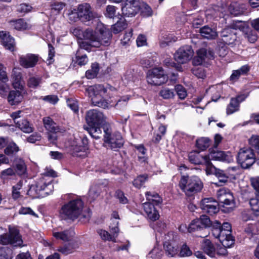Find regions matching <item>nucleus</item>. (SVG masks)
Masks as SVG:
<instances>
[{
    "label": "nucleus",
    "mask_w": 259,
    "mask_h": 259,
    "mask_svg": "<svg viewBox=\"0 0 259 259\" xmlns=\"http://www.w3.org/2000/svg\"><path fill=\"white\" fill-rule=\"evenodd\" d=\"M73 33L80 38L79 35L82 34L83 38L89 41H79L80 49L77 52L75 59L76 63L79 66L84 65L88 62L86 55L81 56L79 55L80 50L83 49L90 52L92 47L98 48L101 45L107 46L109 45L112 37L110 30L102 23L98 24L95 31L90 28L84 31L79 29H75Z\"/></svg>",
    "instance_id": "nucleus-1"
},
{
    "label": "nucleus",
    "mask_w": 259,
    "mask_h": 259,
    "mask_svg": "<svg viewBox=\"0 0 259 259\" xmlns=\"http://www.w3.org/2000/svg\"><path fill=\"white\" fill-rule=\"evenodd\" d=\"M85 91L93 104L104 109L112 107L120 109L126 105L129 100L127 96H123L119 99L115 104L112 103V102H108L105 98L110 97L112 95V93L115 91V89L109 85L105 87L102 84H96L89 87Z\"/></svg>",
    "instance_id": "nucleus-2"
},
{
    "label": "nucleus",
    "mask_w": 259,
    "mask_h": 259,
    "mask_svg": "<svg viewBox=\"0 0 259 259\" xmlns=\"http://www.w3.org/2000/svg\"><path fill=\"white\" fill-rule=\"evenodd\" d=\"M44 177L37 181L35 185H32L28 193L35 198L44 197L50 194L53 189V185L51 183L52 180H47L48 177H55L56 172L50 167H46L43 174Z\"/></svg>",
    "instance_id": "nucleus-3"
},
{
    "label": "nucleus",
    "mask_w": 259,
    "mask_h": 259,
    "mask_svg": "<svg viewBox=\"0 0 259 259\" xmlns=\"http://www.w3.org/2000/svg\"><path fill=\"white\" fill-rule=\"evenodd\" d=\"M67 197H72L68 202L62 206L59 211L60 217L64 220H75L81 214L83 203L79 198L68 194Z\"/></svg>",
    "instance_id": "nucleus-4"
},
{
    "label": "nucleus",
    "mask_w": 259,
    "mask_h": 259,
    "mask_svg": "<svg viewBox=\"0 0 259 259\" xmlns=\"http://www.w3.org/2000/svg\"><path fill=\"white\" fill-rule=\"evenodd\" d=\"M179 186L181 190L188 196H192L200 192L203 187L201 180L194 176H182L179 181Z\"/></svg>",
    "instance_id": "nucleus-5"
},
{
    "label": "nucleus",
    "mask_w": 259,
    "mask_h": 259,
    "mask_svg": "<svg viewBox=\"0 0 259 259\" xmlns=\"http://www.w3.org/2000/svg\"><path fill=\"white\" fill-rule=\"evenodd\" d=\"M65 147L73 155L84 157L87 155L89 150L88 140L87 138H83L80 141L71 138L65 143Z\"/></svg>",
    "instance_id": "nucleus-6"
},
{
    "label": "nucleus",
    "mask_w": 259,
    "mask_h": 259,
    "mask_svg": "<svg viewBox=\"0 0 259 259\" xmlns=\"http://www.w3.org/2000/svg\"><path fill=\"white\" fill-rule=\"evenodd\" d=\"M23 240L19 231L16 227L9 228V233L0 235V243L3 245L11 244L14 246L22 247Z\"/></svg>",
    "instance_id": "nucleus-7"
},
{
    "label": "nucleus",
    "mask_w": 259,
    "mask_h": 259,
    "mask_svg": "<svg viewBox=\"0 0 259 259\" xmlns=\"http://www.w3.org/2000/svg\"><path fill=\"white\" fill-rule=\"evenodd\" d=\"M168 76L162 67H155L149 70L147 73V81L149 84L160 85L165 83Z\"/></svg>",
    "instance_id": "nucleus-8"
},
{
    "label": "nucleus",
    "mask_w": 259,
    "mask_h": 259,
    "mask_svg": "<svg viewBox=\"0 0 259 259\" xmlns=\"http://www.w3.org/2000/svg\"><path fill=\"white\" fill-rule=\"evenodd\" d=\"M168 76L162 67H155L149 70L147 73V81L149 84L160 85L165 83Z\"/></svg>",
    "instance_id": "nucleus-9"
},
{
    "label": "nucleus",
    "mask_w": 259,
    "mask_h": 259,
    "mask_svg": "<svg viewBox=\"0 0 259 259\" xmlns=\"http://www.w3.org/2000/svg\"><path fill=\"white\" fill-rule=\"evenodd\" d=\"M104 142L111 149L116 151L123 146L124 141L120 133H112L109 128L104 129Z\"/></svg>",
    "instance_id": "nucleus-10"
},
{
    "label": "nucleus",
    "mask_w": 259,
    "mask_h": 259,
    "mask_svg": "<svg viewBox=\"0 0 259 259\" xmlns=\"http://www.w3.org/2000/svg\"><path fill=\"white\" fill-rule=\"evenodd\" d=\"M237 161L243 168H247L255 162V154L250 148H241L238 153Z\"/></svg>",
    "instance_id": "nucleus-11"
},
{
    "label": "nucleus",
    "mask_w": 259,
    "mask_h": 259,
    "mask_svg": "<svg viewBox=\"0 0 259 259\" xmlns=\"http://www.w3.org/2000/svg\"><path fill=\"white\" fill-rule=\"evenodd\" d=\"M242 24L241 22H236L232 24L231 27H227L223 30L221 33L222 40L226 45H229L233 43L236 39V32L234 30L242 28Z\"/></svg>",
    "instance_id": "nucleus-12"
},
{
    "label": "nucleus",
    "mask_w": 259,
    "mask_h": 259,
    "mask_svg": "<svg viewBox=\"0 0 259 259\" xmlns=\"http://www.w3.org/2000/svg\"><path fill=\"white\" fill-rule=\"evenodd\" d=\"M174 239V234L173 232H168L166 235H164L163 239V246L166 253L170 257H172L178 253V246Z\"/></svg>",
    "instance_id": "nucleus-13"
},
{
    "label": "nucleus",
    "mask_w": 259,
    "mask_h": 259,
    "mask_svg": "<svg viewBox=\"0 0 259 259\" xmlns=\"http://www.w3.org/2000/svg\"><path fill=\"white\" fill-rule=\"evenodd\" d=\"M194 54L190 46H185L179 48L174 55L175 60L179 63L184 64L191 59Z\"/></svg>",
    "instance_id": "nucleus-14"
},
{
    "label": "nucleus",
    "mask_w": 259,
    "mask_h": 259,
    "mask_svg": "<svg viewBox=\"0 0 259 259\" xmlns=\"http://www.w3.org/2000/svg\"><path fill=\"white\" fill-rule=\"evenodd\" d=\"M217 195L219 202L223 204V207H225V205L229 206L228 207H227L228 209L234 207V197L233 194L229 189L226 188L220 189L218 191Z\"/></svg>",
    "instance_id": "nucleus-15"
},
{
    "label": "nucleus",
    "mask_w": 259,
    "mask_h": 259,
    "mask_svg": "<svg viewBox=\"0 0 259 259\" xmlns=\"http://www.w3.org/2000/svg\"><path fill=\"white\" fill-rule=\"evenodd\" d=\"M85 118L89 126L101 125L105 121L102 112L96 109L89 110L87 113Z\"/></svg>",
    "instance_id": "nucleus-16"
},
{
    "label": "nucleus",
    "mask_w": 259,
    "mask_h": 259,
    "mask_svg": "<svg viewBox=\"0 0 259 259\" xmlns=\"http://www.w3.org/2000/svg\"><path fill=\"white\" fill-rule=\"evenodd\" d=\"M140 10L139 0H124V3L122 7V15L125 17H133Z\"/></svg>",
    "instance_id": "nucleus-17"
},
{
    "label": "nucleus",
    "mask_w": 259,
    "mask_h": 259,
    "mask_svg": "<svg viewBox=\"0 0 259 259\" xmlns=\"http://www.w3.org/2000/svg\"><path fill=\"white\" fill-rule=\"evenodd\" d=\"M212 233L213 236L218 238L222 245L225 247H231L233 245V242L230 236L228 237V240H226L227 237H225L224 232L221 229V223L219 221H215L213 226Z\"/></svg>",
    "instance_id": "nucleus-18"
},
{
    "label": "nucleus",
    "mask_w": 259,
    "mask_h": 259,
    "mask_svg": "<svg viewBox=\"0 0 259 259\" xmlns=\"http://www.w3.org/2000/svg\"><path fill=\"white\" fill-rule=\"evenodd\" d=\"M208 160L207 166L210 164V160H219L223 162L230 163L233 161V158L230 153H226L221 151L211 150L206 155Z\"/></svg>",
    "instance_id": "nucleus-19"
},
{
    "label": "nucleus",
    "mask_w": 259,
    "mask_h": 259,
    "mask_svg": "<svg viewBox=\"0 0 259 259\" xmlns=\"http://www.w3.org/2000/svg\"><path fill=\"white\" fill-rule=\"evenodd\" d=\"M200 207L204 212L210 215L217 213L219 210L218 202L212 198H205L200 203Z\"/></svg>",
    "instance_id": "nucleus-20"
},
{
    "label": "nucleus",
    "mask_w": 259,
    "mask_h": 259,
    "mask_svg": "<svg viewBox=\"0 0 259 259\" xmlns=\"http://www.w3.org/2000/svg\"><path fill=\"white\" fill-rule=\"evenodd\" d=\"M77 15L78 18L83 22L90 21L94 17L91 7L87 3L82 4L78 6Z\"/></svg>",
    "instance_id": "nucleus-21"
},
{
    "label": "nucleus",
    "mask_w": 259,
    "mask_h": 259,
    "mask_svg": "<svg viewBox=\"0 0 259 259\" xmlns=\"http://www.w3.org/2000/svg\"><path fill=\"white\" fill-rule=\"evenodd\" d=\"M214 57V52L210 49L201 48L197 51V56L193 60L194 65L201 64L205 59H212Z\"/></svg>",
    "instance_id": "nucleus-22"
},
{
    "label": "nucleus",
    "mask_w": 259,
    "mask_h": 259,
    "mask_svg": "<svg viewBox=\"0 0 259 259\" xmlns=\"http://www.w3.org/2000/svg\"><path fill=\"white\" fill-rule=\"evenodd\" d=\"M157 206L150 202H145L143 204L144 211L148 220L155 221L159 218V213L156 207Z\"/></svg>",
    "instance_id": "nucleus-23"
},
{
    "label": "nucleus",
    "mask_w": 259,
    "mask_h": 259,
    "mask_svg": "<svg viewBox=\"0 0 259 259\" xmlns=\"http://www.w3.org/2000/svg\"><path fill=\"white\" fill-rule=\"evenodd\" d=\"M38 61V56L32 54L22 55L20 56L19 60L20 65L25 68L33 67Z\"/></svg>",
    "instance_id": "nucleus-24"
},
{
    "label": "nucleus",
    "mask_w": 259,
    "mask_h": 259,
    "mask_svg": "<svg viewBox=\"0 0 259 259\" xmlns=\"http://www.w3.org/2000/svg\"><path fill=\"white\" fill-rule=\"evenodd\" d=\"M75 233L72 229L62 230L60 228L54 229L53 230V236L56 239L61 240L63 241H68L71 239L74 236Z\"/></svg>",
    "instance_id": "nucleus-25"
},
{
    "label": "nucleus",
    "mask_w": 259,
    "mask_h": 259,
    "mask_svg": "<svg viewBox=\"0 0 259 259\" xmlns=\"http://www.w3.org/2000/svg\"><path fill=\"white\" fill-rule=\"evenodd\" d=\"M0 39L2 44L6 49L13 52L15 48L14 39L9 34V33L5 31H0Z\"/></svg>",
    "instance_id": "nucleus-26"
},
{
    "label": "nucleus",
    "mask_w": 259,
    "mask_h": 259,
    "mask_svg": "<svg viewBox=\"0 0 259 259\" xmlns=\"http://www.w3.org/2000/svg\"><path fill=\"white\" fill-rule=\"evenodd\" d=\"M43 124L46 130L51 133H62L63 130L58 126L56 122L50 116L42 119Z\"/></svg>",
    "instance_id": "nucleus-27"
},
{
    "label": "nucleus",
    "mask_w": 259,
    "mask_h": 259,
    "mask_svg": "<svg viewBox=\"0 0 259 259\" xmlns=\"http://www.w3.org/2000/svg\"><path fill=\"white\" fill-rule=\"evenodd\" d=\"M201 248L204 253L210 257H216V246L210 240L204 239Z\"/></svg>",
    "instance_id": "nucleus-28"
},
{
    "label": "nucleus",
    "mask_w": 259,
    "mask_h": 259,
    "mask_svg": "<svg viewBox=\"0 0 259 259\" xmlns=\"http://www.w3.org/2000/svg\"><path fill=\"white\" fill-rule=\"evenodd\" d=\"M207 156L201 155L199 152H191L189 154V160L190 162L195 164H205L207 165Z\"/></svg>",
    "instance_id": "nucleus-29"
},
{
    "label": "nucleus",
    "mask_w": 259,
    "mask_h": 259,
    "mask_svg": "<svg viewBox=\"0 0 259 259\" xmlns=\"http://www.w3.org/2000/svg\"><path fill=\"white\" fill-rule=\"evenodd\" d=\"M12 82L15 89H21L23 87V81L21 73L17 68H14L11 75Z\"/></svg>",
    "instance_id": "nucleus-30"
},
{
    "label": "nucleus",
    "mask_w": 259,
    "mask_h": 259,
    "mask_svg": "<svg viewBox=\"0 0 259 259\" xmlns=\"http://www.w3.org/2000/svg\"><path fill=\"white\" fill-rule=\"evenodd\" d=\"M201 35L208 39H215L218 34L215 28H211L208 26H204L200 29Z\"/></svg>",
    "instance_id": "nucleus-31"
},
{
    "label": "nucleus",
    "mask_w": 259,
    "mask_h": 259,
    "mask_svg": "<svg viewBox=\"0 0 259 259\" xmlns=\"http://www.w3.org/2000/svg\"><path fill=\"white\" fill-rule=\"evenodd\" d=\"M16 126L23 132L29 134L33 132L34 127L26 119H20L19 121H16Z\"/></svg>",
    "instance_id": "nucleus-32"
},
{
    "label": "nucleus",
    "mask_w": 259,
    "mask_h": 259,
    "mask_svg": "<svg viewBox=\"0 0 259 259\" xmlns=\"http://www.w3.org/2000/svg\"><path fill=\"white\" fill-rule=\"evenodd\" d=\"M23 99V95L19 91H11L8 96V101L11 105H14L21 102Z\"/></svg>",
    "instance_id": "nucleus-33"
},
{
    "label": "nucleus",
    "mask_w": 259,
    "mask_h": 259,
    "mask_svg": "<svg viewBox=\"0 0 259 259\" xmlns=\"http://www.w3.org/2000/svg\"><path fill=\"white\" fill-rule=\"evenodd\" d=\"M249 70L248 65H244L239 69L234 70L230 77V80L232 82L236 81L241 75H246Z\"/></svg>",
    "instance_id": "nucleus-34"
},
{
    "label": "nucleus",
    "mask_w": 259,
    "mask_h": 259,
    "mask_svg": "<svg viewBox=\"0 0 259 259\" xmlns=\"http://www.w3.org/2000/svg\"><path fill=\"white\" fill-rule=\"evenodd\" d=\"M245 5L238 3L237 2L232 3L229 8L228 10L231 14L234 16H238L243 13L245 10Z\"/></svg>",
    "instance_id": "nucleus-35"
},
{
    "label": "nucleus",
    "mask_w": 259,
    "mask_h": 259,
    "mask_svg": "<svg viewBox=\"0 0 259 259\" xmlns=\"http://www.w3.org/2000/svg\"><path fill=\"white\" fill-rule=\"evenodd\" d=\"M10 26L18 30H23L29 27V25L23 19L11 20L9 22Z\"/></svg>",
    "instance_id": "nucleus-36"
},
{
    "label": "nucleus",
    "mask_w": 259,
    "mask_h": 259,
    "mask_svg": "<svg viewBox=\"0 0 259 259\" xmlns=\"http://www.w3.org/2000/svg\"><path fill=\"white\" fill-rule=\"evenodd\" d=\"M110 231L112 234H110L109 232L104 230L100 229L98 231V233L102 240L115 242H116V238L117 236L118 233H115L114 231L111 230V229Z\"/></svg>",
    "instance_id": "nucleus-37"
},
{
    "label": "nucleus",
    "mask_w": 259,
    "mask_h": 259,
    "mask_svg": "<svg viewBox=\"0 0 259 259\" xmlns=\"http://www.w3.org/2000/svg\"><path fill=\"white\" fill-rule=\"evenodd\" d=\"M145 195L147 202H150L154 205H159L162 203V198L155 192H147Z\"/></svg>",
    "instance_id": "nucleus-38"
},
{
    "label": "nucleus",
    "mask_w": 259,
    "mask_h": 259,
    "mask_svg": "<svg viewBox=\"0 0 259 259\" xmlns=\"http://www.w3.org/2000/svg\"><path fill=\"white\" fill-rule=\"evenodd\" d=\"M87 130L90 135L96 139L101 138L102 135V131L100 125L89 126Z\"/></svg>",
    "instance_id": "nucleus-39"
},
{
    "label": "nucleus",
    "mask_w": 259,
    "mask_h": 259,
    "mask_svg": "<svg viewBox=\"0 0 259 259\" xmlns=\"http://www.w3.org/2000/svg\"><path fill=\"white\" fill-rule=\"evenodd\" d=\"M239 110V105L236 100L231 98L229 105L226 108V113L228 115L232 114Z\"/></svg>",
    "instance_id": "nucleus-40"
},
{
    "label": "nucleus",
    "mask_w": 259,
    "mask_h": 259,
    "mask_svg": "<svg viewBox=\"0 0 259 259\" xmlns=\"http://www.w3.org/2000/svg\"><path fill=\"white\" fill-rule=\"evenodd\" d=\"M99 71V66L97 63L92 64L91 68L86 71L85 76L89 79L96 77Z\"/></svg>",
    "instance_id": "nucleus-41"
},
{
    "label": "nucleus",
    "mask_w": 259,
    "mask_h": 259,
    "mask_svg": "<svg viewBox=\"0 0 259 259\" xmlns=\"http://www.w3.org/2000/svg\"><path fill=\"white\" fill-rule=\"evenodd\" d=\"M249 204L255 215H259V194H256L255 198L250 199Z\"/></svg>",
    "instance_id": "nucleus-42"
},
{
    "label": "nucleus",
    "mask_w": 259,
    "mask_h": 259,
    "mask_svg": "<svg viewBox=\"0 0 259 259\" xmlns=\"http://www.w3.org/2000/svg\"><path fill=\"white\" fill-rule=\"evenodd\" d=\"M42 83V78L40 76H31L27 81V85L33 89L38 87Z\"/></svg>",
    "instance_id": "nucleus-43"
},
{
    "label": "nucleus",
    "mask_w": 259,
    "mask_h": 259,
    "mask_svg": "<svg viewBox=\"0 0 259 259\" xmlns=\"http://www.w3.org/2000/svg\"><path fill=\"white\" fill-rule=\"evenodd\" d=\"M7 147L5 149V153L8 155H10L17 153L19 150V147L13 141H9L8 144L6 145Z\"/></svg>",
    "instance_id": "nucleus-44"
},
{
    "label": "nucleus",
    "mask_w": 259,
    "mask_h": 259,
    "mask_svg": "<svg viewBox=\"0 0 259 259\" xmlns=\"http://www.w3.org/2000/svg\"><path fill=\"white\" fill-rule=\"evenodd\" d=\"M119 219V215L116 211H113L111 215V221L113 222V224H111L109 226L110 228L114 231L115 233H118L119 228L118 227V221Z\"/></svg>",
    "instance_id": "nucleus-45"
},
{
    "label": "nucleus",
    "mask_w": 259,
    "mask_h": 259,
    "mask_svg": "<svg viewBox=\"0 0 259 259\" xmlns=\"http://www.w3.org/2000/svg\"><path fill=\"white\" fill-rule=\"evenodd\" d=\"M211 168L213 169V172L219 179V182L223 183L227 182L229 177L223 170L220 169H217L214 167H211Z\"/></svg>",
    "instance_id": "nucleus-46"
},
{
    "label": "nucleus",
    "mask_w": 259,
    "mask_h": 259,
    "mask_svg": "<svg viewBox=\"0 0 259 259\" xmlns=\"http://www.w3.org/2000/svg\"><path fill=\"white\" fill-rule=\"evenodd\" d=\"M221 229L222 232H224L225 237H231L230 239L233 241V244H234V239L233 236L231 235V230L232 227L230 223L228 222L224 223L222 225H221ZM227 237L226 240H228Z\"/></svg>",
    "instance_id": "nucleus-47"
},
{
    "label": "nucleus",
    "mask_w": 259,
    "mask_h": 259,
    "mask_svg": "<svg viewBox=\"0 0 259 259\" xmlns=\"http://www.w3.org/2000/svg\"><path fill=\"white\" fill-rule=\"evenodd\" d=\"M209 143L208 138L202 137L197 140L196 145L198 149L203 151L209 147Z\"/></svg>",
    "instance_id": "nucleus-48"
},
{
    "label": "nucleus",
    "mask_w": 259,
    "mask_h": 259,
    "mask_svg": "<svg viewBox=\"0 0 259 259\" xmlns=\"http://www.w3.org/2000/svg\"><path fill=\"white\" fill-rule=\"evenodd\" d=\"M12 250L8 247H0V259H12Z\"/></svg>",
    "instance_id": "nucleus-49"
},
{
    "label": "nucleus",
    "mask_w": 259,
    "mask_h": 259,
    "mask_svg": "<svg viewBox=\"0 0 259 259\" xmlns=\"http://www.w3.org/2000/svg\"><path fill=\"white\" fill-rule=\"evenodd\" d=\"M76 247V245L73 244L72 243H68L59 248L58 251L65 255H67L73 252Z\"/></svg>",
    "instance_id": "nucleus-50"
},
{
    "label": "nucleus",
    "mask_w": 259,
    "mask_h": 259,
    "mask_svg": "<svg viewBox=\"0 0 259 259\" xmlns=\"http://www.w3.org/2000/svg\"><path fill=\"white\" fill-rule=\"evenodd\" d=\"M141 13L143 17H148L153 15V11L151 7L145 3H143L140 6Z\"/></svg>",
    "instance_id": "nucleus-51"
},
{
    "label": "nucleus",
    "mask_w": 259,
    "mask_h": 259,
    "mask_svg": "<svg viewBox=\"0 0 259 259\" xmlns=\"http://www.w3.org/2000/svg\"><path fill=\"white\" fill-rule=\"evenodd\" d=\"M161 41V45L164 46L167 45L169 42L172 41H176L177 40L176 38L170 34H162L160 38Z\"/></svg>",
    "instance_id": "nucleus-52"
},
{
    "label": "nucleus",
    "mask_w": 259,
    "mask_h": 259,
    "mask_svg": "<svg viewBox=\"0 0 259 259\" xmlns=\"http://www.w3.org/2000/svg\"><path fill=\"white\" fill-rule=\"evenodd\" d=\"M125 27L126 23L124 20H120L112 26L111 29L114 33L117 34L124 29Z\"/></svg>",
    "instance_id": "nucleus-53"
},
{
    "label": "nucleus",
    "mask_w": 259,
    "mask_h": 259,
    "mask_svg": "<svg viewBox=\"0 0 259 259\" xmlns=\"http://www.w3.org/2000/svg\"><path fill=\"white\" fill-rule=\"evenodd\" d=\"M201 230H203V229L200 225V222L197 219L192 221L188 227V232L189 233H192Z\"/></svg>",
    "instance_id": "nucleus-54"
},
{
    "label": "nucleus",
    "mask_w": 259,
    "mask_h": 259,
    "mask_svg": "<svg viewBox=\"0 0 259 259\" xmlns=\"http://www.w3.org/2000/svg\"><path fill=\"white\" fill-rule=\"evenodd\" d=\"M15 170L12 168L10 167L2 171L0 177L4 181H6L9 179L10 177L15 176Z\"/></svg>",
    "instance_id": "nucleus-55"
},
{
    "label": "nucleus",
    "mask_w": 259,
    "mask_h": 259,
    "mask_svg": "<svg viewBox=\"0 0 259 259\" xmlns=\"http://www.w3.org/2000/svg\"><path fill=\"white\" fill-rule=\"evenodd\" d=\"M16 167L18 175H22L26 172V166L24 160L22 159H19L16 161Z\"/></svg>",
    "instance_id": "nucleus-56"
},
{
    "label": "nucleus",
    "mask_w": 259,
    "mask_h": 259,
    "mask_svg": "<svg viewBox=\"0 0 259 259\" xmlns=\"http://www.w3.org/2000/svg\"><path fill=\"white\" fill-rule=\"evenodd\" d=\"M162 254V250L158 246H156L149 253L148 256L152 259H159L161 257Z\"/></svg>",
    "instance_id": "nucleus-57"
},
{
    "label": "nucleus",
    "mask_w": 259,
    "mask_h": 259,
    "mask_svg": "<svg viewBox=\"0 0 259 259\" xmlns=\"http://www.w3.org/2000/svg\"><path fill=\"white\" fill-rule=\"evenodd\" d=\"M248 142L250 146L254 148L259 154V136L256 135H252L249 138Z\"/></svg>",
    "instance_id": "nucleus-58"
},
{
    "label": "nucleus",
    "mask_w": 259,
    "mask_h": 259,
    "mask_svg": "<svg viewBox=\"0 0 259 259\" xmlns=\"http://www.w3.org/2000/svg\"><path fill=\"white\" fill-rule=\"evenodd\" d=\"M147 180L146 175H140L137 177L133 182V185L137 188H140Z\"/></svg>",
    "instance_id": "nucleus-59"
},
{
    "label": "nucleus",
    "mask_w": 259,
    "mask_h": 259,
    "mask_svg": "<svg viewBox=\"0 0 259 259\" xmlns=\"http://www.w3.org/2000/svg\"><path fill=\"white\" fill-rule=\"evenodd\" d=\"M99 193L100 190L97 186H94L91 187L88 193L89 200L91 202L94 200L98 197Z\"/></svg>",
    "instance_id": "nucleus-60"
},
{
    "label": "nucleus",
    "mask_w": 259,
    "mask_h": 259,
    "mask_svg": "<svg viewBox=\"0 0 259 259\" xmlns=\"http://www.w3.org/2000/svg\"><path fill=\"white\" fill-rule=\"evenodd\" d=\"M161 97L164 99H168L174 97L175 94L172 90H170L168 88H163L159 93Z\"/></svg>",
    "instance_id": "nucleus-61"
},
{
    "label": "nucleus",
    "mask_w": 259,
    "mask_h": 259,
    "mask_svg": "<svg viewBox=\"0 0 259 259\" xmlns=\"http://www.w3.org/2000/svg\"><path fill=\"white\" fill-rule=\"evenodd\" d=\"M175 90L179 98L181 100H183L186 97L187 95V91L182 85L177 84L176 85Z\"/></svg>",
    "instance_id": "nucleus-62"
},
{
    "label": "nucleus",
    "mask_w": 259,
    "mask_h": 259,
    "mask_svg": "<svg viewBox=\"0 0 259 259\" xmlns=\"http://www.w3.org/2000/svg\"><path fill=\"white\" fill-rule=\"evenodd\" d=\"M65 6V3L56 1L51 4V7L52 11H55L57 13H59Z\"/></svg>",
    "instance_id": "nucleus-63"
},
{
    "label": "nucleus",
    "mask_w": 259,
    "mask_h": 259,
    "mask_svg": "<svg viewBox=\"0 0 259 259\" xmlns=\"http://www.w3.org/2000/svg\"><path fill=\"white\" fill-rule=\"evenodd\" d=\"M192 254V251L191 250L190 248L186 244H183L179 253L180 256L187 257L189 256Z\"/></svg>",
    "instance_id": "nucleus-64"
}]
</instances>
